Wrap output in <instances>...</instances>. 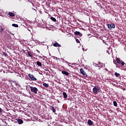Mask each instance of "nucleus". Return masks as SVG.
<instances>
[{
    "label": "nucleus",
    "mask_w": 126,
    "mask_h": 126,
    "mask_svg": "<svg viewBox=\"0 0 126 126\" xmlns=\"http://www.w3.org/2000/svg\"><path fill=\"white\" fill-rule=\"evenodd\" d=\"M2 111H3L2 109H1V108L0 107V113H2Z\"/></svg>",
    "instance_id": "28"
},
{
    "label": "nucleus",
    "mask_w": 126,
    "mask_h": 126,
    "mask_svg": "<svg viewBox=\"0 0 126 126\" xmlns=\"http://www.w3.org/2000/svg\"><path fill=\"white\" fill-rule=\"evenodd\" d=\"M76 41L77 42V43H80V41H79V39H76Z\"/></svg>",
    "instance_id": "26"
},
{
    "label": "nucleus",
    "mask_w": 126,
    "mask_h": 126,
    "mask_svg": "<svg viewBox=\"0 0 126 126\" xmlns=\"http://www.w3.org/2000/svg\"><path fill=\"white\" fill-rule=\"evenodd\" d=\"M113 105L115 106V107H117L118 106V103H117V101H113Z\"/></svg>",
    "instance_id": "19"
},
{
    "label": "nucleus",
    "mask_w": 126,
    "mask_h": 126,
    "mask_svg": "<svg viewBox=\"0 0 126 126\" xmlns=\"http://www.w3.org/2000/svg\"><path fill=\"white\" fill-rule=\"evenodd\" d=\"M28 76L33 81H36L37 78H36V77H35V76H34V75L29 73V74H28Z\"/></svg>",
    "instance_id": "4"
},
{
    "label": "nucleus",
    "mask_w": 126,
    "mask_h": 126,
    "mask_svg": "<svg viewBox=\"0 0 126 126\" xmlns=\"http://www.w3.org/2000/svg\"><path fill=\"white\" fill-rule=\"evenodd\" d=\"M108 28L110 30H112V28H115L116 26H115V24H108Z\"/></svg>",
    "instance_id": "6"
},
{
    "label": "nucleus",
    "mask_w": 126,
    "mask_h": 126,
    "mask_svg": "<svg viewBox=\"0 0 126 126\" xmlns=\"http://www.w3.org/2000/svg\"><path fill=\"white\" fill-rule=\"evenodd\" d=\"M74 34L78 36H80V37H81V36H82V33H80V32H79L76 31L74 32Z\"/></svg>",
    "instance_id": "7"
},
{
    "label": "nucleus",
    "mask_w": 126,
    "mask_h": 126,
    "mask_svg": "<svg viewBox=\"0 0 126 126\" xmlns=\"http://www.w3.org/2000/svg\"><path fill=\"white\" fill-rule=\"evenodd\" d=\"M63 97H64V98H65V99H66V98H67V94H66V93L63 92Z\"/></svg>",
    "instance_id": "16"
},
{
    "label": "nucleus",
    "mask_w": 126,
    "mask_h": 126,
    "mask_svg": "<svg viewBox=\"0 0 126 126\" xmlns=\"http://www.w3.org/2000/svg\"><path fill=\"white\" fill-rule=\"evenodd\" d=\"M54 47H61V45L59 44L58 42H56L55 43L53 44Z\"/></svg>",
    "instance_id": "12"
},
{
    "label": "nucleus",
    "mask_w": 126,
    "mask_h": 126,
    "mask_svg": "<svg viewBox=\"0 0 126 126\" xmlns=\"http://www.w3.org/2000/svg\"><path fill=\"white\" fill-rule=\"evenodd\" d=\"M45 71H49V69H48V68H46L45 69H44Z\"/></svg>",
    "instance_id": "27"
},
{
    "label": "nucleus",
    "mask_w": 126,
    "mask_h": 126,
    "mask_svg": "<svg viewBox=\"0 0 126 126\" xmlns=\"http://www.w3.org/2000/svg\"><path fill=\"white\" fill-rule=\"evenodd\" d=\"M30 89L32 92L34 93V94H37V92H38V89L35 87H30Z\"/></svg>",
    "instance_id": "3"
},
{
    "label": "nucleus",
    "mask_w": 126,
    "mask_h": 126,
    "mask_svg": "<svg viewBox=\"0 0 126 126\" xmlns=\"http://www.w3.org/2000/svg\"><path fill=\"white\" fill-rule=\"evenodd\" d=\"M6 47L7 48V49H9V50H11V46H10L9 44L7 45Z\"/></svg>",
    "instance_id": "22"
},
{
    "label": "nucleus",
    "mask_w": 126,
    "mask_h": 126,
    "mask_svg": "<svg viewBox=\"0 0 126 126\" xmlns=\"http://www.w3.org/2000/svg\"><path fill=\"white\" fill-rule=\"evenodd\" d=\"M97 66H98V67H102L103 66V64L102 63H98V64H97Z\"/></svg>",
    "instance_id": "20"
},
{
    "label": "nucleus",
    "mask_w": 126,
    "mask_h": 126,
    "mask_svg": "<svg viewBox=\"0 0 126 126\" xmlns=\"http://www.w3.org/2000/svg\"><path fill=\"white\" fill-rule=\"evenodd\" d=\"M117 63L116 64V67H117L118 68H120V67H123V66H125V64L126 65V63H125L122 61H121V59L120 58H116V59Z\"/></svg>",
    "instance_id": "1"
},
{
    "label": "nucleus",
    "mask_w": 126,
    "mask_h": 126,
    "mask_svg": "<svg viewBox=\"0 0 126 126\" xmlns=\"http://www.w3.org/2000/svg\"><path fill=\"white\" fill-rule=\"evenodd\" d=\"M80 73L81 74H82V75H83V76H84V77H87V74H86V73L84 71V70H83V68H81L80 69Z\"/></svg>",
    "instance_id": "5"
},
{
    "label": "nucleus",
    "mask_w": 126,
    "mask_h": 126,
    "mask_svg": "<svg viewBox=\"0 0 126 126\" xmlns=\"http://www.w3.org/2000/svg\"><path fill=\"white\" fill-rule=\"evenodd\" d=\"M115 75L116 76V77H119L120 76V73H118L117 72H116Z\"/></svg>",
    "instance_id": "23"
},
{
    "label": "nucleus",
    "mask_w": 126,
    "mask_h": 126,
    "mask_svg": "<svg viewBox=\"0 0 126 126\" xmlns=\"http://www.w3.org/2000/svg\"><path fill=\"white\" fill-rule=\"evenodd\" d=\"M51 109L53 113H55L56 112V109H55V107L54 106H52Z\"/></svg>",
    "instance_id": "24"
},
{
    "label": "nucleus",
    "mask_w": 126,
    "mask_h": 126,
    "mask_svg": "<svg viewBox=\"0 0 126 126\" xmlns=\"http://www.w3.org/2000/svg\"><path fill=\"white\" fill-rule=\"evenodd\" d=\"M43 86H44L46 88H48V87H49V84H47L46 83H44L43 84Z\"/></svg>",
    "instance_id": "14"
},
{
    "label": "nucleus",
    "mask_w": 126,
    "mask_h": 126,
    "mask_svg": "<svg viewBox=\"0 0 126 126\" xmlns=\"http://www.w3.org/2000/svg\"><path fill=\"white\" fill-rule=\"evenodd\" d=\"M88 125L89 126H93V122L91 120H89L88 121Z\"/></svg>",
    "instance_id": "9"
},
{
    "label": "nucleus",
    "mask_w": 126,
    "mask_h": 126,
    "mask_svg": "<svg viewBox=\"0 0 126 126\" xmlns=\"http://www.w3.org/2000/svg\"><path fill=\"white\" fill-rule=\"evenodd\" d=\"M28 55L29 57H31V58H32V57H33V54H32V53L28 51Z\"/></svg>",
    "instance_id": "13"
},
{
    "label": "nucleus",
    "mask_w": 126,
    "mask_h": 126,
    "mask_svg": "<svg viewBox=\"0 0 126 126\" xmlns=\"http://www.w3.org/2000/svg\"><path fill=\"white\" fill-rule=\"evenodd\" d=\"M93 91L94 94L96 95V94H98V93H99V91H100V88H99L98 86H95L93 89Z\"/></svg>",
    "instance_id": "2"
},
{
    "label": "nucleus",
    "mask_w": 126,
    "mask_h": 126,
    "mask_svg": "<svg viewBox=\"0 0 126 126\" xmlns=\"http://www.w3.org/2000/svg\"><path fill=\"white\" fill-rule=\"evenodd\" d=\"M12 26H13V27H16V28H17V27H18V25L16 24H12Z\"/></svg>",
    "instance_id": "21"
},
{
    "label": "nucleus",
    "mask_w": 126,
    "mask_h": 126,
    "mask_svg": "<svg viewBox=\"0 0 126 126\" xmlns=\"http://www.w3.org/2000/svg\"><path fill=\"white\" fill-rule=\"evenodd\" d=\"M4 30V29H3V28H2V27H0V32L1 33V34H2V32H3Z\"/></svg>",
    "instance_id": "15"
},
{
    "label": "nucleus",
    "mask_w": 126,
    "mask_h": 126,
    "mask_svg": "<svg viewBox=\"0 0 126 126\" xmlns=\"http://www.w3.org/2000/svg\"><path fill=\"white\" fill-rule=\"evenodd\" d=\"M62 73L63 74H64V75H66V76H67L69 74V73H68L67 71H64V70H63L62 71Z\"/></svg>",
    "instance_id": "8"
},
{
    "label": "nucleus",
    "mask_w": 126,
    "mask_h": 126,
    "mask_svg": "<svg viewBox=\"0 0 126 126\" xmlns=\"http://www.w3.org/2000/svg\"><path fill=\"white\" fill-rule=\"evenodd\" d=\"M50 19L52 20V21H54V22H56L57 21V19H56L54 17H51Z\"/></svg>",
    "instance_id": "18"
},
{
    "label": "nucleus",
    "mask_w": 126,
    "mask_h": 126,
    "mask_svg": "<svg viewBox=\"0 0 126 126\" xmlns=\"http://www.w3.org/2000/svg\"><path fill=\"white\" fill-rule=\"evenodd\" d=\"M14 83L16 85H18V84H17V83H16V81H14Z\"/></svg>",
    "instance_id": "29"
},
{
    "label": "nucleus",
    "mask_w": 126,
    "mask_h": 126,
    "mask_svg": "<svg viewBox=\"0 0 126 126\" xmlns=\"http://www.w3.org/2000/svg\"><path fill=\"white\" fill-rule=\"evenodd\" d=\"M2 54L5 56V57H7V53L5 52H3Z\"/></svg>",
    "instance_id": "25"
},
{
    "label": "nucleus",
    "mask_w": 126,
    "mask_h": 126,
    "mask_svg": "<svg viewBox=\"0 0 126 126\" xmlns=\"http://www.w3.org/2000/svg\"><path fill=\"white\" fill-rule=\"evenodd\" d=\"M8 15H9V16H11L12 17L15 16V14H14V13H13L12 12H9L8 13Z\"/></svg>",
    "instance_id": "11"
},
{
    "label": "nucleus",
    "mask_w": 126,
    "mask_h": 126,
    "mask_svg": "<svg viewBox=\"0 0 126 126\" xmlns=\"http://www.w3.org/2000/svg\"><path fill=\"white\" fill-rule=\"evenodd\" d=\"M36 64L37 65H38V66H42V63H41V62H39V61H37L36 62Z\"/></svg>",
    "instance_id": "17"
},
{
    "label": "nucleus",
    "mask_w": 126,
    "mask_h": 126,
    "mask_svg": "<svg viewBox=\"0 0 126 126\" xmlns=\"http://www.w3.org/2000/svg\"><path fill=\"white\" fill-rule=\"evenodd\" d=\"M17 122L19 125H22V124H23V120H22V119H18Z\"/></svg>",
    "instance_id": "10"
}]
</instances>
